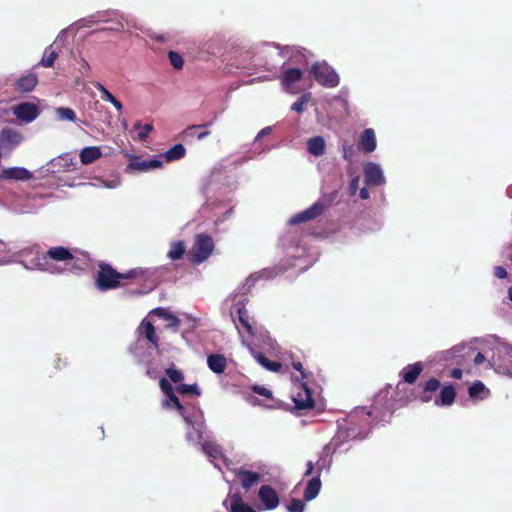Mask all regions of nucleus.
<instances>
[{
    "instance_id": "1",
    "label": "nucleus",
    "mask_w": 512,
    "mask_h": 512,
    "mask_svg": "<svg viewBox=\"0 0 512 512\" xmlns=\"http://www.w3.org/2000/svg\"><path fill=\"white\" fill-rule=\"evenodd\" d=\"M98 268L95 276V286L99 291H109L125 287L133 280L144 279L146 275V271L142 268H134L121 273L106 262H100Z\"/></svg>"
},
{
    "instance_id": "2",
    "label": "nucleus",
    "mask_w": 512,
    "mask_h": 512,
    "mask_svg": "<svg viewBox=\"0 0 512 512\" xmlns=\"http://www.w3.org/2000/svg\"><path fill=\"white\" fill-rule=\"evenodd\" d=\"M74 259L70 249L64 246H54L45 253L37 255L34 259L35 266L44 272L50 274H61L63 269L55 262H68Z\"/></svg>"
},
{
    "instance_id": "3",
    "label": "nucleus",
    "mask_w": 512,
    "mask_h": 512,
    "mask_svg": "<svg viewBox=\"0 0 512 512\" xmlns=\"http://www.w3.org/2000/svg\"><path fill=\"white\" fill-rule=\"evenodd\" d=\"M214 250V241L211 236L200 233L195 236V241L189 251L190 261L199 265L206 261Z\"/></svg>"
},
{
    "instance_id": "4",
    "label": "nucleus",
    "mask_w": 512,
    "mask_h": 512,
    "mask_svg": "<svg viewBox=\"0 0 512 512\" xmlns=\"http://www.w3.org/2000/svg\"><path fill=\"white\" fill-rule=\"evenodd\" d=\"M311 74L324 87L334 88L339 85V75L326 63H314L311 67Z\"/></svg>"
},
{
    "instance_id": "5",
    "label": "nucleus",
    "mask_w": 512,
    "mask_h": 512,
    "mask_svg": "<svg viewBox=\"0 0 512 512\" xmlns=\"http://www.w3.org/2000/svg\"><path fill=\"white\" fill-rule=\"evenodd\" d=\"M292 398L295 408L298 410L313 409L315 407L312 391L303 381L295 384V391Z\"/></svg>"
},
{
    "instance_id": "6",
    "label": "nucleus",
    "mask_w": 512,
    "mask_h": 512,
    "mask_svg": "<svg viewBox=\"0 0 512 512\" xmlns=\"http://www.w3.org/2000/svg\"><path fill=\"white\" fill-rule=\"evenodd\" d=\"M23 140V136L11 128H3L0 132V156L10 153Z\"/></svg>"
},
{
    "instance_id": "7",
    "label": "nucleus",
    "mask_w": 512,
    "mask_h": 512,
    "mask_svg": "<svg viewBox=\"0 0 512 512\" xmlns=\"http://www.w3.org/2000/svg\"><path fill=\"white\" fill-rule=\"evenodd\" d=\"M357 415H350L347 426L340 427L338 437L343 440L364 439L366 437V429L355 425Z\"/></svg>"
},
{
    "instance_id": "8",
    "label": "nucleus",
    "mask_w": 512,
    "mask_h": 512,
    "mask_svg": "<svg viewBox=\"0 0 512 512\" xmlns=\"http://www.w3.org/2000/svg\"><path fill=\"white\" fill-rule=\"evenodd\" d=\"M13 114L21 121L30 123L39 115V108L36 104L23 102L13 107Z\"/></svg>"
},
{
    "instance_id": "9",
    "label": "nucleus",
    "mask_w": 512,
    "mask_h": 512,
    "mask_svg": "<svg viewBox=\"0 0 512 512\" xmlns=\"http://www.w3.org/2000/svg\"><path fill=\"white\" fill-rule=\"evenodd\" d=\"M139 336L143 337L150 346L159 351L160 338L156 333L154 325L147 319H143L138 327Z\"/></svg>"
},
{
    "instance_id": "10",
    "label": "nucleus",
    "mask_w": 512,
    "mask_h": 512,
    "mask_svg": "<svg viewBox=\"0 0 512 512\" xmlns=\"http://www.w3.org/2000/svg\"><path fill=\"white\" fill-rule=\"evenodd\" d=\"M232 320L239 334L242 335L243 331H245L248 336L255 335L253 326L250 323L248 311L244 305L237 308V316L232 315Z\"/></svg>"
},
{
    "instance_id": "11",
    "label": "nucleus",
    "mask_w": 512,
    "mask_h": 512,
    "mask_svg": "<svg viewBox=\"0 0 512 512\" xmlns=\"http://www.w3.org/2000/svg\"><path fill=\"white\" fill-rule=\"evenodd\" d=\"M302 76L303 72L299 68H288L283 71L280 77L283 89L289 93H296L294 84L301 80Z\"/></svg>"
},
{
    "instance_id": "12",
    "label": "nucleus",
    "mask_w": 512,
    "mask_h": 512,
    "mask_svg": "<svg viewBox=\"0 0 512 512\" xmlns=\"http://www.w3.org/2000/svg\"><path fill=\"white\" fill-rule=\"evenodd\" d=\"M258 497L267 510L275 509L279 505L278 494L270 485H262Z\"/></svg>"
},
{
    "instance_id": "13",
    "label": "nucleus",
    "mask_w": 512,
    "mask_h": 512,
    "mask_svg": "<svg viewBox=\"0 0 512 512\" xmlns=\"http://www.w3.org/2000/svg\"><path fill=\"white\" fill-rule=\"evenodd\" d=\"M364 177L367 185L379 186L384 183L383 172L378 164L369 163L364 168Z\"/></svg>"
},
{
    "instance_id": "14",
    "label": "nucleus",
    "mask_w": 512,
    "mask_h": 512,
    "mask_svg": "<svg viewBox=\"0 0 512 512\" xmlns=\"http://www.w3.org/2000/svg\"><path fill=\"white\" fill-rule=\"evenodd\" d=\"M235 475L238 478V480L240 481L241 486L245 490H248L252 486L257 485L261 480V476L259 473L253 472L250 470H246L242 467L235 471Z\"/></svg>"
},
{
    "instance_id": "15",
    "label": "nucleus",
    "mask_w": 512,
    "mask_h": 512,
    "mask_svg": "<svg viewBox=\"0 0 512 512\" xmlns=\"http://www.w3.org/2000/svg\"><path fill=\"white\" fill-rule=\"evenodd\" d=\"M37 84L38 76L35 73H28L14 83V89L19 93H28L33 91Z\"/></svg>"
},
{
    "instance_id": "16",
    "label": "nucleus",
    "mask_w": 512,
    "mask_h": 512,
    "mask_svg": "<svg viewBox=\"0 0 512 512\" xmlns=\"http://www.w3.org/2000/svg\"><path fill=\"white\" fill-rule=\"evenodd\" d=\"M322 472V467L317 468V475L310 479L307 483V486L304 490V499L306 501H311L317 497L320 492L322 483L320 480V474Z\"/></svg>"
},
{
    "instance_id": "17",
    "label": "nucleus",
    "mask_w": 512,
    "mask_h": 512,
    "mask_svg": "<svg viewBox=\"0 0 512 512\" xmlns=\"http://www.w3.org/2000/svg\"><path fill=\"white\" fill-rule=\"evenodd\" d=\"M423 371V364L421 362H416L414 364H409L402 369L400 375L404 382L408 384H413L420 374Z\"/></svg>"
},
{
    "instance_id": "18",
    "label": "nucleus",
    "mask_w": 512,
    "mask_h": 512,
    "mask_svg": "<svg viewBox=\"0 0 512 512\" xmlns=\"http://www.w3.org/2000/svg\"><path fill=\"white\" fill-rule=\"evenodd\" d=\"M359 146L365 153H371L376 149V137L372 128H367L362 132Z\"/></svg>"
},
{
    "instance_id": "19",
    "label": "nucleus",
    "mask_w": 512,
    "mask_h": 512,
    "mask_svg": "<svg viewBox=\"0 0 512 512\" xmlns=\"http://www.w3.org/2000/svg\"><path fill=\"white\" fill-rule=\"evenodd\" d=\"M150 314L156 315L157 317L168 321L166 327L173 329L174 331H178L181 321L178 317H176L175 315L170 313L167 309H165L163 307H157V308L153 309L150 312Z\"/></svg>"
},
{
    "instance_id": "20",
    "label": "nucleus",
    "mask_w": 512,
    "mask_h": 512,
    "mask_svg": "<svg viewBox=\"0 0 512 512\" xmlns=\"http://www.w3.org/2000/svg\"><path fill=\"white\" fill-rule=\"evenodd\" d=\"M456 398V390L453 385L444 386L439 396L435 399V404L437 406H450L454 403Z\"/></svg>"
},
{
    "instance_id": "21",
    "label": "nucleus",
    "mask_w": 512,
    "mask_h": 512,
    "mask_svg": "<svg viewBox=\"0 0 512 512\" xmlns=\"http://www.w3.org/2000/svg\"><path fill=\"white\" fill-rule=\"evenodd\" d=\"M162 165V161L156 158L152 160H140L135 158L129 163L128 168L136 171H147L160 168Z\"/></svg>"
},
{
    "instance_id": "22",
    "label": "nucleus",
    "mask_w": 512,
    "mask_h": 512,
    "mask_svg": "<svg viewBox=\"0 0 512 512\" xmlns=\"http://www.w3.org/2000/svg\"><path fill=\"white\" fill-rule=\"evenodd\" d=\"M33 177V174L25 168L22 167H12L4 169L2 172V178L4 179H14V180H29Z\"/></svg>"
},
{
    "instance_id": "23",
    "label": "nucleus",
    "mask_w": 512,
    "mask_h": 512,
    "mask_svg": "<svg viewBox=\"0 0 512 512\" xmlns=\"http://www.w3.org/2000/svg\"><path fill=\"white\" fill-rule=\"evenodd\" d=\"M207 365L214 373L221 374L227 367V360L222 354H211L207 358Z\"/></svg>"
},
{
    "instance_id": "24",
    "label": "nucleus",
    "mask_w": 512,
    "mask_h": 512,
    "mask_svg": "<svg viewBox=\"0 0 512 512\" xmlns=\"http://www.w3.org/2000/svg\"><path fill=\"white\" fill-rule=\"evenodd\" d=\"M102 157V151L97 146L85 147L80 152V161L84 165L91 164Z\"/></svg>"
},
{
    "instance_id": "25",
    "label": "nucleus",
    "mask_w": 512,
    "mask_h": 512,
    "mask_svg": "<svg viewBox=\"0 0 512 512\" xmlns=\"http://www.w3.org/2000/svg\"><path fill=\"white\" fill-rule=\"evenodd\" d=\"M228 502L230 504V512H255L253 508L244 503L239 493L231 495L225 501V504H227Z\"/></svg>"
},
{
    "instance_id": "26",
    "label": "nucleus",
    "mask_w": 512,
    "mask_h": 512,
    "mask_svg": "<svg viewBox=\"0 0 512 512\" xmlns=\"http://www.w3.org/2000/svg\"><path fill=\"white\" fill-rule=\"evenodd\" d=\"M308 152L316 157L322 156L325 153V141L321 136L310 138L307 142Z\"/></svg>"
},
{
    "instance_id": "27",
    "label": "nucleus",
    "mask_w": 512,
    "mask_h": 512,
    "mask_svg": "<svg viewBox=\"0 0 512 512\" xmlns=\"http://www.w3.org/2000/svg\"><path fill=\"white\" fill-rule=\"evenodd\" d=\"M468 394L472 399H484L488 396L489 390L486 389L485 385L480 381H475L468 389Z\"/></svg>"
},
{
    "instance_id": "28",
    "label": "nucleus",
    "mask_w": 512,
    "mask_h": 512,
    "mask_svg": "<svg viewBox=\"0 0 512 512\" xmlns=\"http://www.w3.org/2000/svg\"><path fill=\"white\" fill-rule=\"evenodd\" d=\"M171 405H173L174 408L181 414L185 422H187L189 425L192 424L191 419L186 415V410L184 406L180 403L176 395H172L171 397L163 401V407L169 408Z\"/></svg>"
},
{
    "instance_id": "29",
    "label": "nucleus",
    "mask_w": 512,
    "mask_h": 512,
    "mask_svg": "<svg viewBox=\"0 0 512 512\" xmlns=\"http://www.w3.org/2000/svg\"><path fill=\"white\" fill-rule=\"evenodd\" d=\"M186 154V149L182 144H175L164 153L167 162L180 160Z\"/></svg>"
},
{
    "instance_id": "30",
    "label": "nucleus",
    "mask_w": 512,
    "mask_h": 512,
    "mask_svg": "<svg viewBox=\"0 0 512 512\" xmlns=\"http://www.w3.org/2000/svg\"><path fill=\"white\" fill-rule=\"evenodd\" d=\"M258 363L263 366L265 369L272 371V372H278L282 368V364L278 361H272L268 359L264 354L258 353L255 356Z\"/></svg>"
},
{
    "instance_id": "31",
    "label": "nucleus",
    "mask_w": 512,
    "mask_h": 512,
    "mask_svg": "<svg viewBox=\"0 0 512 512\" xmlns=\"http://www.w3.org/2000/svg\"><path fill=\"white\" fill-rule=\"evenodd\" d=\"M57 58H58V53L55 50H53L52 45H50L45 49L43 57L40 60L38 65L45 67V68H51L54 66L55 60Z\"/></svg>"
},
{
    "instance_id": "32",
    "label": "nucleus",
    "mask_w": 512,
    "mask_h": 512,
    "mask_svg": "<svg viewBox=\"0 0 512 512\" xmlns=\"http://www.w3.org/2000/svg\"><path fill=\"white\" fill-rule=\"evenodd\" d=\"M185 253V245L183 241L173 242L170 246V249L167 253L169 259L175 261L179 260L183 257Z\"/></svg>"
},
{
    "instance_id": "33",
    "label": "nucleus",
    "mask_w": 512,
    "mask_h": 512,
    "mask_svg": "<svg viewBox=\"0 0 512 512\" xmlns=\"http://www.w3.org/2000/svg\"><path fill=\"white\" fill-rule=\"evenodd\" d=\"M202 450L208 457L213 459H219L223 456L222 450L219 447V445L212 442H204L202 444Z\"/></svg>"
},
{
    "instance_id": "34",
    "label": "nucleus",
    "mask_w": 512,
    "mask_h": 512,
    "mask_svg": "<svg viewBox=\"0 0 512 512\" xmlns=\"http://www.w3.org/2000/svg\"><path fill=\"white\" fill-rule=\"evenodd\" d=\"M58 120L74 122L76 120V113L73 109L68 107H58L55 110Z\"/></svg>"
},
{
    "instance_id": "35",
    "label": "nucleus",
    "mask_w": 512,
    "mask_h": 512,
    "mask_svg": "<svg viewBox=\"0 0 512 512\" xmlns=\"http://www.w3.org/2000/svg\"><path fill=\"white\" fill-rule=\"evenodd\" d=\"M310 220H314L312 215L310 214L308 208L301 211L300 213H297L289 220L290 225H297L300 223H304Z\"/></svg>"
},
{
    "instance_id": "36",
    "label": "nucleus",
    "mask_w": 512,
    "mask_h": 512,
    "mask_svg": "<svg viewBox=\"0 0 512 512\" xmlns=\"http://www.w3.org/2000/svg\"><path fill=\"white\" fill-rule=\"evenodd\" d=\"M179 394H194L199 396L201 394L199 387L196 384H179L176 387Z\"/></svg>"
},
{
    "instance_id": "37",
    "label": "nucleus",
    "mask_w": 512,
    "mask_h": 512,
    "mask_svg": "<svg viewBox=\"0 0 512 512\" xmlns=\"http://www.w3.org/2000/svg\"><path fill=\"white\" fill-rule=\"evenodd\" d=\"M134 129L139 130V133H138L139 140L145 141L148 138L149 133L153 130V125L149 124V123L141 125L140 122H136L134 124Z\"/></svg>"
},
{
    "instance_id": "38",
    "label": "nucleus",
    "mask_w": 512,
    "mask_h": 512,
    "mask_svg": "<svg viewBox=\"0 0 512 512\" xmlns=\"http://www.w3.org/2000/svg\"><path fill=\"white\" fill-rule=\"evenodd\" d=\"M420 386L425 393H434L440 388L441 384L438 379L430 378L427 381L421 383Z\"/></svg>"
},
{
    "instance_id": "39",
    "label": "nucleus",
    "mask_w": 512,
    "mask_h": 512,
    "mask_svg": "<svg viewBox=\"0 0 512 512\" xmlns=\"http://www.w3.org/2000/svg\"><path fill=\"white\" fill-rule=\"evenodd\" d=\"M309 100L310 94H304L301 96V98L292 104L291 109L297 113H302L304 111L305 105L309 102Z\"/></svg>"
},
{
    "instance_id": "40",
    "label": "nucleus",
    "mask_w": 512,
    "mask_h": 512,
    "mask_svg": "<svg viewBox=\"0 0 512 512\" xmlns=\"http://www.w3.org/2000/svg\"><path fill=\"white\" fill-rule=\"evenodd\" d=\"M165 373L174 383H180L184 379L183 372L181 370L175 369L174 367L167 368Z\"/></svg>"
},
{
    "instance_id": "41",
    "label": "nucleus",
    "mask_w": 512,
    "mask_h": 512,
    "mask_svg": "<svg viewBox=\"0 0 512 512\" xmlns=\"http://www.w3.org/2000/svg\"><path fill=\"white\" fill-rule=\"evenodd\" d=\"M168 58H169L170 64L175 69H182L183 68L184 60H183V58H182V56L180 54H178L177 52H174V51H170L168 53Z\"/></svg>"
},
{
    "instance_id": "42",
    "label": "nucleus",
    "mask_w": 512,
    "mask_h": 512,
    "mask_svg": "<svg viewBox=\"0 0 512 512\" xmlns=\"http://www.w3.org/2000/svg\"><path fill=\"white\" fill-rule=\"evenodd\" d=\"M216 119H217V116L214 115V117L211 119V121L204 123V124L190 125L185 129L184 132L186 135L193 136L194 131L212 126L214 124V122L216 121Z\"/></svg>"
},
{
    "instance_id": "43",
    "label": "nucleus",
    "mask_w": 512,
    "mask_h": 512,
    "mask_svg": "<svg viewBox=\"0 0 512 512\" xmlns=\"http://www.w3.org/2000/svg\"><path fill=\"white\" fill-rule=\"evenodd\" d=\"M159 385L162 392L165 394L166 399H168L172 395H175L172 385L166 378L160 379Z\"/></svg>"
},
{
    "instance_id": "44",
    "label": "nucleus",
    "mask_w": 512,
    "mask_h": 512,
    "mask_svg": "<svg viewBox=\"0 0 512 512\" xmlns=\"http://www.w3.org/2000/svg\"><path fill=\"white\" fill-rule=\"evenodd\" d=\"M305 503L300 499H292L290 504L287 506L289 512H303Z\"/></svg>"
},
{
    "instance_id": "45",
    "label": "nucleus",
    "mask_w": 512,
    "mask_h": 512,
    "mask_svg": "<svg viewBox=\"0 0 512 512\" xmlns=\"http://www.w3.org/2000/svg\"><path fill=\"white\" fill-rule=\"evenodd\" d=\"M324 209H325V206L322 202H315L308 208L313 219H316L317 217H319L324 212Z\"/></svg>"
},
{
    "instance_id": "46",
    "label": "nucleus",
    "mask_w": 512,
    "mask_h": 512,
    "mask_svg": "<svg viewBox=\"0 0 512 512\" xmlns=\"http://www.w3.org/2000/svg\"><path fill=\"white\" fill-rule=\"evenodd\" d=\"M343 148V157L344 159L351 161L353 154H354V146L353 144L348 143L347 141H344L342 144Z\"/></svg>"
},
{
    "instance_id": "47",
    "label": "nucleus",
    "mask_w": 512,
    "mask_h": 512,
    "mask_svg": "<svg viewBox=\"0 0 512 512\" xmlns=\"http://www.w3.org/2000/svg\"><path fill=\"white\" fill-rule=\"evenodd\" d=\"M252 391L260 396H263L268 399H272V392L264 386L254 385L252 387Z\"/></svg>"
},
{
    "instance_id": "48",
    "label": "nucleus",
    "mask_w": 512,
    "mask_h": 512,
    "mask_svg": "<svg viewBox=\"0 0 512 512\" xmlns=\"http://www.w3.org/2000/svg\"><path fill=\"white\" fill-rule=\"evenodd\" d=\"M94 87L102 93V100L109 101L114 97L100 82L93 83Z\"/></svg>"
},
{
    "instance_id": "49",
    "label": "nucleus",
    "mask_w": 512,
    "mask_h": 512,
    "mask_svg": "<svg viewBox=\"0 0 512 512\" xmlns=\"http://www.w3.org/2000/svg\"><path fill=\"white\" fill-rule=\"evenodd\" d=\"M292 367L299 371L301 373V379L304 380V379H307L308 375L307 373L305 372L304 368H303V365L301 362L299 361H293L292 362Z\"/></svg>"
},
{
    "instance_id": "50",
    "label": "nucleus",
    "mask_w": 512,
    "mask_h": 512,
    "mask_svg": "<svg viewBox=\"0 0 512 512\" xmlns=\"http://www.w3.org/2000/svg\"><path fill=\"white\" fill-rule=\"evenodd\" d=\"M494 275L499 279H504L508 276L507 270L502 266H496L494 268Z\"/></svg>"
},
{
    "instance_id": "51",
    "label": "nucleus",
    "mask_w": 512,
    "mask_h": 512,
    "mask_svg": "<svg viewBox=\"0 0 512 512\" xmlns=\"http://www.w3.org/2000/svg\"><path fill=\"white\" fill-rule=\"evenodd\" d=\"M486 360L485 356L481 353V352H478L475 357H474V364L476 366H479L480 364H482L484 361Z\"/></svg>"
},
{
    "instance_id": "52",
    "label": "nucleus",
    "mask_w": 512,
    "mask_h": 512,
    "mask_svg": "<svg viewBox=\"0 0 512 512\" xmlns=\"http://www.w3.org/2000/svg\"><path fill=\"white\" fill-rule=\"evenodd\" d=\"M108 102H110L117 109V111H119V112L122 111L123 105L115 96L112 99H110Z\"/></svg>"
},
{
    "instance_id": "53",
    "label": "nucleus",
    "mask_w": 512,
    "mask_h": 512,
    "mask_svg": "<svg viewBox=\"0 0 512 512\" xmlns=\"http://www.w3.org/2000/svg\"><path fill=\"white\" fill-rule=\"evenodd\" d=\"M463 375V371L460 368H454L450 372V376L454 379H460Z\"/></svg>"
},
{
    "instance_id": "54",
    "label": "nucleus",
    "mask_w": 512,
    "mask_h": 512,
    "mask_svg": "<svg viewBox=\"0 0 512 512\" xmlns=\"http://www.w3.org/2000/svg\"><path fill=\"white\" fill-rule=\"evenodd\" d=\"M432 393H425L423 390H422V393L420 394L419 396V399L422 401V402H430L432 400Z\"/></svg>"
},
{
    "instance_id": "55",
    "label": "nucleus",
    "mask_w": 512,
    "mask_h": 512,
    "mask_svg": "<svg viewBox=\"0 0 512 512\" xmlns=\"http://www.w3.org/2000/svg\"><path fill=\"white\" fill-rule=\"evenodd\" d=\"M314 465L312 461H308L306 464L305 476H309L313 473Z\"/></svg>"
},
{
    "instance_id": "56",
    "label": "nucleus",
    "mask_w": 512,
    "mask_h": 512,
    "mask_svg": "<svg viewBox=\"0 0 512 512\" xmlns=\"http://www.w3.org/2000/svg\"><path fill=\"white\" fill-rule=\"evenodd\" d=\"M270 133H271V128L270 127H265L264 129H262L260 131V133L258 134L257 138H260L262 136L268 135Z\"/></svg>"
},
{
    "instance_id": "57",
    "label": "nucleus",
    "mask_w": 512,
    "mask_h": 512,
    "mask_svg": "<svg viewBox=\"0 0 512 512\" xmlns=\"http://www.w3.org/2000/svg\"><path fill=\"white\" fill-rule=\"evenodd\" d=\"M209 135H210V131H208V130H204V131H201V132H199V133L197 134V138H198L199 140H202V139H204L205 137H207V136H209Z\"/></svg>"
},
{
    "instance_id": "58",
    "label": "nucleus",
    "mask_w": 512,
    "mask_h": 512,
    "mask_svg": "<svg viewBox=\"0 0 512 512\" xmlns=\"http://www.w3.org/2000/svg\"><path fill=\"white\" fill-rule=\"evenodd\" d=\"M359 196L361 199H367L369 197V192L366 188H362L360 190Z\"/></svg>"
},
{
    "instance_id": "59",
    "label": "nucleus",
    "mask_w": 512,
    "mask_h": 512,
    "mask_svg": "<svg viewBox=\"0 0 512 512\" xmlns=\"http://www.w3.org/2000/svg\"><path fill=\"white\" fill-rule=\"evenodd\" d=\"M508 298L512 301V286L508 289Z\"/></svg>"
},
{
    "instance_id": "60",
    "label": "nucleus",
    "mask_w": 512,
    "mask_h": 512,
    "mask_svg": "<svg viewBox=\"0 0 512 512\" xmlns=\"http://www.w3.org/2000/svg\"><path fill=\"white\" fill-rule=\"evenodd\" d=\"M155 40L159 41V42H162V41H164V37L163 36H156Z\"/></svg>"
},
{
    "instance_id": "61",
    "label": "nucleus",
    "mask_w": 512,
    "mask_h": 512,
    "mask_svg": "<svg viewBox=\"0 0 512 512\" xmlns=\"http://www.w3.org/2000/svg\"><path fill=\"white\" fill-rule=\"evenodd\" d=\"M251 403L252 404H257L258 403V399L256 397H251Z\"/></svg>"
},
{
    "instance_id": "62",
    "label": "nucleus",
    "mask_w": 512,
    "mask_h": 512,
    "mask_svg": "<svg viewBox=\"0 0 512 512\" xmlns=\"http://www.w3.org/2000/svg\"><path fill=\"white\" fill-rule=\"evenodd\" d=\"M186 439H187V440H192V435H191L190 433H187V434H186Z\"/></svg>"
},
{
    "instance_id": "63",
    "label": "nucleus",
    "mask_w": 512,
    "mask_h": 512,
    "mask_svg": "<svg viewBox=\"0 0 512 512\" xmlns=\"http://www.w3.org/2000/svg\"><path fill=\"white\" fill-rule=\"evenodd\" d=\"M121 28H123V25L120 23V24H119V28H116L115 30H117V31H118V30H120Z\"/></svg>"
}]
</instances>
